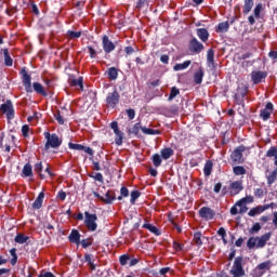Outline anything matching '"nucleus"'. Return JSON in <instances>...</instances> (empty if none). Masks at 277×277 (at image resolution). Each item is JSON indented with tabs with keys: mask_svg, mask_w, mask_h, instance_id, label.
<instances>
[{
	"mask_svg": "<svg viewBox=\"0 0 277 277\" xmlns=\"http://www.w3.org/2000/svg\"><path fill=\"white\" fill-rule=\"evenodd\" d=\"M94 242V238H85L81 240V246L82 248H90V246H92V243Z\"/></svg>",
	"mask_w": 277,
	"mask_h": 277,
	"instance_id": "51",
	"label": "nucleus"
},
{
	"mask_svg": "<svg viewBox=\"0 0 277 277\" xmlns=\"http://www.w3.org/2000/svg\"><path fill=\"white\" fill-rule=\"evenodd\" d=\"M183 248H184L183 243H180L176 240L173 241V249L175 252H181V250H183Z\"/></svg>",
	"mask_w": 277,
	"mask_h": 277,
	"instance_id": "58",
	"label": "nucleus"
},
{
	"mask_svg": "<svg viewBox=\"0 0 277 277\" xmlns=\"http://www.w3.org/2000/svg\"><path fill=\"white\" fill-rule=\"evenodd\" d=\"M264 211H266L265 206H256L248 212V215L249 217H255V215H261Z\"/></svg>",
	"mask_w": 277,
	"mask_h": 277,
	"instance_id": "20",
	"label": "nucleus"
},
{
	"mask_svg": "<svg viewBox=\"0 0 277 277\" xmlns=\"http://www.w3.org/2000/svg\"><path fill=\"white\" fill-rule=\"evenodd\" d=\"M161 156L159 154H154L151 156V161H153V164L155 166V168H159L162 163V160H161Z\"/></svg>",
	"mask_w": 277,
	"mask_h": 277,
	"instance_id": "46",
	"label": "nucleus"
},
{
	"mask_svg": "<svg viewBox=\"0 0 277 277\" xmlns=\"http://www.w3.org/2000/svg\"><path fill=\"white\" fill-rule=\"evenodd\" d=\"M194 241L195 245L198 246L200 248V246H202V233L201 232H196L194 234Z\"/></svg>",
	"mask_w": 277,
	"mask_h": 277,
	"instance_id": "47",
	"label": "nucleus"
},
{
	"mask_svg": "<svg viewBox=\"0 0 277 277\" xmlns=\"http://www.w3.org/2000/svg\"><path fill=\"white\" fill-rule=\"evenodd\" d=\"M129 261H131V255H129V253L119 256V263L122 266L129 265Z\"/></svg>",
	"mask_w": 277,
	"mask_h": 277,
	"instance_id": "48",
	"label": "nucleus"
},
{
	"mask_svg": "<svg viewBox=\"0 0 277 277\" xmlns=\"http://www.w3.org/2000/svg\"><path fill=\"white\" fill-rule=\"evenodd\" d=\"M141 131L144 133V135H161V131L146 127L141 128Z\"/></svg>",
	"mask_w": 277,
	"mask_h": 277,
	"instance_id": "34",
	"label": "nucleus"
},
{
	"mask_svg": "<svg viewBox=\"0 0 277 277\" xmlns=\"http://www.w3.org/2000/svg\"><path fill=\"white\" fill-rule=\"evenodd\" d=\"M276 179H277V168L275 170H273L271 172V174H268L266 176L268 187H272V185H274V183H276Z\"/></svg>",
	"mask_w": 277,
	"mask_h": 277,
	"instance_id": "32",
	"label": "nucleus"
},
{
	"mask_svg": "<svg viewBox=\"0 0 277 277\" xmlns=\"http://www.w3.org/2000/svg\"><path fill=\"white\" fill-rule=\"evenodd\" d=\"M68 240L70 241V243H77V246H79V243H81V234L79 233V230L72 229L68 236Z\"/></svg>",
	"mask_w": 277,
	"mask_h": 277,
	"instance_id": "15",
	"label": "nucleus"
},
{
	"mask_svg": "<svg viewBox=\"0 0 277 277\" xmlns=\"http://www.w3.org/2000/svg\"><path fill=\"white\" fill-rule=\"evenodd\" d=\"M272 114H274V104L272 102H267L265 107L260 110V118L267 122L269 118H272Z\"/></svg>",
	"mask_w": 277,
	"mask_h": 277,
	"instance_id": "8",
	"label": "nucleus"
},
{
	"mask_svg": "<svg viewBox=\"0 0 277 277\" xmlns=\"http://www.w3.org/2000/svg\"><path fill=\"white\" fill-rule=\"evenodd\" d=\"M212 170H213V162L208 160L203 167L205 176H211Z\"/></svg>",
	"mask_w": 277,
	"mask_h": 277,
	"instance_id": "40",
	"label": "nucleus"
},
{
	"mask_svg": "<svg viewBox=\"0 0 277 277\" xmlns=\"http://www.w3.org/2000/svg\"><path fill=\"white\" fill-rule=\"evenodd\" d=\"M230 29V24L228 22L219 23L215 28L216 34H226Z\"/></svg>",
	"mask_w": 277,
	"mask_h": 277,
	"instance_id": "23",
	"label": "nucleus"
},
{
	"mask_svg": "<svg viewBox=\"0 0 277 277\" xmlns=\"http://www.w3.org/2000/svg\"><path fill=\"white\" fill-rule=\"evenodd\" d=\"M263 11V4L262 3H258L254 8V16L255 18H261V12Z\"/></svg>",
	"mask_w": 277,
	"mask_h": 277,
	"instance_id": "52",
	"label": "nucleus"
},
{
	"mask_svg": "<svg viewBox=\"0 0 277 277\" xmlns=\"http://www.w3.org/2000/svg\"><path fill=\"white\" fill-rule=\"evenodd\" d=\"M130 196H131V198H130L131 205H135V200H137V198H140V196H142V193H140V190H132Z\"/></svg>",
	"mask_w": 277,
	"mask_h": 277,
	"instance_id": "49",
	"label": "nucleus"
},
{
	"mask_svg": "<svg viewBox=\"0 0 277 277\" xmlns=\"http://www.w3.org/2000/svg\"><path fill=\"white\" fill-rule=\"evenodd\" d=\"M243 192V183L241 181H236L230 184V195L237 196V194Z\"/></svg>",
	"mask_w": 277,
	"mask_h": 277,
	"instance_id": "14",
	"label": "nucleus"
},
{
	"mask_svg": "<svg viewBox=\"0 0 277 277\" xmlns=\"http://www.w3.org/2000/svg\"><path fill=\"white\" fill-rule=\"evenodd\" d=\"M254 196H255V198H263V196H265V193L263 192V188H256L254 190Z\"/></svg>",
	"mask_w": 277,
	"mask_h": 277,
	"instance_id": "60",
	"label": "nucleus"
},
{
	"mask_svg": "<svg viewBox=\"0 0 277 277\" xmlns=\"http://www.w3.org/2000/svg\"><path fill=\"white\" fill-rule=\"evenodd\" d=\"M110 129H113L114 133H118V131H120V129L118 128V121H113L110 123Z\"/></svg>",
	"mask_w": 277,
	"mask_h": 277,
	"instance_id": "63",
	"label": "nucleus"
},
{
	"mask_svg": "<svg viewBox=\"0 0 277 277\" xmlns=\"http://www.w3.org/2000/svg\"><path fill=\"white\" fill-rule=\"evenodd\" d=\"M102 45L105 53H111L113 51H116V44L109 40V37L107 35H104L102 37Z\"/></svg>",
	"mask_w": 277,
	"mask_h": 277,
	"instance_id": "11",
	"label": "nucleus"
},
{
	"mask_svg": "<svg viewBox=\"0 0 277 277\" xmlns=\"http://www.w3.org/2000/svg\"><path fill=\"white\" fill-rule=\"evenodd\" d=\"M243 153H246V147L243 145H240L236 147L232 154H230V159H232V164L233 166H241L246 160L243 159Z\"/></svg>",
	"mask_w": 277,
	"mask_h": 277,
	"instance_id": "3",
	"label": "nucleus"
},
{
	"mask_svg": "<svg viewBox=\"0 0 277 277\" xmlns=\"http://www.w3.org/2000/svg\"><path fill=\"white\" fill-rule=\"evenodd\" d=\"M29 176H34V169L31 168V163L27 162L22 170V177L27 179Z\"/></svg>",
	"mask_w": 277,
	"mask_h": 277,
	"instance_id": "21",
	"label": "nucleus"
},
{
	"mask_svg": "<svg viewBox=\"0 0 277 277\" xmlns=\"http://www.w3.org/2000/svg\"><path fill=\"white\" fill-rule=\"evenodd\" d=\"M179 94H181V90H179V88L176 87H172L168 101H174V98H176V96H179Z\"/></svg>",
	"mask_w": 277,
	"mask_h": 277,
	"instance_id": "45",
	"label": "nucleus"
},
{
	"mask_svg": "<svg viewBox=\"0 0 277 277\" xmlns=\"http://www.w3.org/2000/svg\"><path fill=\"white\" fill-rule=\"evenodd\" d=\"M120 196L117 198V200H122V198H129V188L127 186H122L120 188Z\"/></svg>",
	"mask_w": 277,
	"mask_h": 277,
	"instance_id": "50",
	"label": "nucleus"
},
{
	"mask_svg": "<svg viewBox=\"0 0 277 277\" xmlns=\"http://www.w3.org/2000/svg\"><path fill=\"white\" fill-rule=\"evenodd\" d=\"M118 103H120V93L115 89L113 92L107 94L106 105L107 107H110V109H115Z\"/></svg>",
	"mask_w": 277,
	"mask_h": 277,
	"instance_id": "5",
	"label": "nucleus"
},
{
	"mask_svg": "<svg viewBox=\"0 0 277 277\" xmlns=\"http://www.w3.org/2000/svg\"><path fill=\"white\" fill-rule=\"evenodd\" d=\"M267 77V72L265 71H252L251 72V80L254 83V85H258V83H261L263 79Z\"/></svg>",
	"mask_w": 277,
	"mask_h": 277,
	"instance_id": "13",
	"label": "nucleus"
},
{
	"mask_svg": "<svg viewBox=\"0 0 277 277\" xmlns=\"http://www.w3.org/2000/svg\"><path fill=\"white\" fill-rule=\"evenodd\" d=\"M69 85L71 88H79L80 90L83 91V77L77 78H70L69 79Z\"/></svg>",
	"mask_w": 277,
	"mask_h": 277,
	"instance_id": "18",
	"label": "nucleus"
},
{
	"mask_svg": "<svg viewBox=\"0 0 277 277\" xmlns=\"http://www.w3.org/2000/svg\"><path fill=\"white\" fill-rule=\"evenodd\" d=\"M252 202H254V197L247 196V197L240 199L239 201H237L236 207H243V205H250Z\"/></svg>",
	"mask_w": 277,
	"mask_h": 277,
	"instance_id": "35",
	"label": "nucleus"
},
{
	"mask_svg": "<svg viewBox=\"0 0 277 277\" xmlns=\"http://www.w3.org/2000/svg\"><path fill=\"white\" fill-rule=\"evenodd\" d=\"M107 77L110 81H116V79H118V68L110 67L108 69Z\"/></svg>",
	"mask_w": 277,
	"mask_h": 277,
	"instance_id": "36",
	"label": "nucleus"
},
{
	"mask_svg": "<svg viewBox=\"0 0 277 277\" xmlns=\"http://www.w3.org/2000/svg\"><path fill=\"white\" fill-rule=\"evenodd\" d=\"M203 78H205V70H202V68H199L194 74V82L196 83V85H200V83H202Z\"/></svg>",
	"mask_w": 277,
	"mask_h": 277,
	"instance_id": "25",
	"label": "nucleus"
},
{
	"mask_svg": "<svg viewBox=\"0 0 277 277\" xmlns=\"http://www.w3.org/2000/svg\"><path fill=\"white\" fill-rule=\"evenodd\" d=\"M43 135L47 140L44 144V150L47 153H49L51 148H60V146H62V140L57 134L55 133L51 134V132H44Z\"/></svg>",
	"mask_w": 277,
	"mask_h": 277,
	"instance_id": "1",
	"label": "nucleus"
},
{
	"mask_svg": "<svg viewBox=\"0 0 277 277\" xmlns=\"http://www.w3.org/2000/svg\"><path fill=\"white\" fill-rule=\"evenodd\" d=\"M265 157H268L269 159H272V157H274V166H276V168H277V147L276 146H272L266 151Z\"/></svg>",
	"mask_w": 277,
	"mask_h": 277,
	"instance_id": "26",
	"label": "nucleus"
},
{
	"mask_svg": "<svg viewBox=\"0 0 277 277\" xmlns=\"http://www.w3.org/2000/svg\"><path fill=\"white\" fill-rule=\"evenodd\" d=\"M114 200H116V192L107 190L105 197L102 199V202H104V205H114Z\"/></svg>",
	"mask_w": 277,
	"mask_h": 277,
	"instance_id": "16",
	"label": "nucleus"
},
{
	"mask_svg": "<svg viewBox=\"0 0 277 277\" xmlns=\"http://www.w3.org/2000/svg\"><path fill=\"white\" fill-rule=\"evenodd\" d=\"M38 277H56L53 273L51 272H41Z\"/></svg>",
	"mask_w": 277,
	"mask_h": 277,
	"instance_id": "64",
	"label": "nucleus"
},
{
	"mask_svg": "<svg viewBox=\"0 0 277 277\" xmlns=\"http://www.w3.org/2000/svg\"><path fill=\"white\" fill-rule=\"evenodd\" d=\"M54 118L58 124H64V117H62V113H60V110L54 114Z\"/></svg>",
	"mask_w": 277,
	"mask_h": 277,
	"instance_id": "57",
	"label": "nucleus"
},
{
	"mask_svg": "<svg viewBox=\"0 0 277 277\" xmlns=\"http://www.w3.org/2000/svg\"><path fill=\"white\" fill-rule=\"evenodd\" d=\"M242 6L243 14H250L252 12V8H254V0H245Z\"/></svg>",
	"mask_w": 277,
	"mask_h": 277,
	"instance_id": "27",
	"label": "nucleus"
},
{
	"mask_svg": "<svg viewBox=\"0 0 277 277\" xmlns=\"http://www.w3.org/2000/svg\"><path fill=\"white\" fill-rule=\"evenodd\" d=\"M0 110L6 115L8 120H14V105L12 101L8 100L6 103L1 104Z\"/></svg>",
	"mask_w": 277,
	"mask_h": 277,
	"instance_id": "7",
	"label": "nucleus"
},
{
	"mask_svg": "<svg viewBox=\"0 0 277 277\" xmlns=\"http://www.w3.org/2000/svg\"><path fill=\"white\" fill-rule=\"evenodd\" d=\"M22 135L23 137H29V127L27 124L22 127Z\"/></svg>",
	"mask_w": 277,
	"mask_h": 277,
	"instance_id": "59",
	"label": "nucleus"
},
{
	"mask_svg": "<svg viewBox=\"0 0 277 277\" xmlns=\"http://www.w3.org/2000/svg\"><path fill=\"white\" fill-rule=\"evenodd\" d=\"M199 217L206 220V222H209L210 220H213V217H215V210L209 207H202L199 210Z\"/></svg>",
	"mask_w": 277,
	"mask_h": 277,
	"instance_id": "9",
	"label": "nucleus"
},
{
	"mask_svg": "<svg viewBox=\"0 0 277 277\" xmlns=\"http://www.w3.org/2000/svg\"><path fill=\"white\" fill-rule=\"evenodd\" d=\"M68 146L71 150H83L82 144L69 143Z\"/></svg>",
	"mask_w": 277,
	"mask_h": 277,
	"instance_id": "55",
	"label": "nucleus"
},
{
	"mask_svg": "<svg viewBox=\"0 0 277 277\" xmlns=\"http://www.w3.org/2000/svg\"><path fill=\"white\" fill-rule=\"evenodd\" d=\"M235 176H243L248 171L242 166H236L233 168Z\"/></svg>",
	"mask_w": 277,
	"mask_h": 277,
	"instance_id": "41",
	"label": "nucleus"
},
{
	"mask_svg": "<svg viewBox=\"0 0 277 277\" xmlns=\"http://www.w3.org/2000/svg\"><path fill=\"white\" fill-rule=\"evenodd\" d=\"M272 239V233H266L258 239L256 248H265L267 241Z\"/></svg>",
	"mask_w": 277,
	"mask_h": 277,
	"instance_id": "17",
	"label": "nucleus"
},
{
	"mask_svg": "<svg viewBox=\"0 0 277 277\" xmlns=\"http://www.w3.org/2000/svg\"><path fill=\"white\" fill-rule=\"evenodd\" d=\"M19 75H22V83L29 94L34 92V88L31 87V76L27 74V69L24 67L21 69Z\"/></svg>",
	"mask_w": 277,
	"mask_h": 277,
	"instance_id": "6",
	"label": "nucleus"
},
{
	"mask_svg": "<svg viewBox=\"0 0 277 277\" xmlns=\"http://www.w3.org/2000/svg\"><path fill=\"white\" fill-rule=\"evenodd\" d=\"M2 52H3V55H4V65L5 66H13L14 60H12V56H10V50L3 49Z\"/></svg>",
	"mask_w": 277,
	"mask_h": 277,
	"instance_id": "33",
	"label": "nucleus"
},
{
	"mask_svg": "<svg viewBox=\"0 0 277 277\" xmlns=\"http://www.w3.org/2000/svg\"><path fill=\"white\" fill-rule=\"evenodd\" d=\"M94 181H98V183H103V173H95L94 175H90Z\"/></svg>",
	"mask_w": 277,
	"mask_h": 277,
	"instance_id": "61",
	"label": "nucleus"
},
{
	"mask_svg": "<svg viewBox=\"0 0 277 277\" xmlns=\"http://www.w3.org/2000/svg\"><path fill=\"white\" fill-rule=\"evenodd\" d=\"M143 228H146L147 230H149V233H153V235H156V237H159L161 235V230H159V228H157V226H155L150 223H145L143 225Z\"/></svg>",
	"mask_w": 277,
	"mask_h": 277,
	"instance_id": "28",
	"label": "nucleus"
},
{
	"mask_svg": "<svg viewBox=\"0 0 277 277\" xmlns=\"http://www.w3.org/2000/svg\"><path fill=\"white\" fill-rule=\"evenodd\" d=\"M207 62H208V64H211V66L215 65V52L213 51V49L208 50Z\"/></svg>",
	"mask_w": 277,
	"mask_h": 277,
	"instance_id": "37",
	"label": "nucleus"
},
{
	"mask_svg": "<svg viewBox=\"0 0 277 277\" xmlns=\"http://www.w3.org/2000/svg\"><path fill=\"white\" fill-rule=\"evenodd\" d=\"M247 248H249V250L256 248V238H249V240L247 241Z\"/></svg>",
	"mask_w": 277,
	"mask_h": 277,
	"instance_id": "53",
	"label": "nucleus"
},
{
	"mask_svg": "<svg viewBox=\"0 0 277 277\" xmlns=\"http://www.w3.org/2000/svg\"><path fill=\"white\" fill-rule=\"evenodd\" d=\"M142 129H143L142 123L137 122L131 129L128 130V134L135 135V137H137V135H140V131H142Z\"/></svg>",
	"mask_w": 277,
	"mask_h": 277,
	"instance_id": "30",
	"label": "nucleus"
},
{
	"mask_svg": "<svg viewBox=\"0 0 277 277\" xmlns=\"http://www.w3.org/2000/svg\"><path fill=\"white\" fill-rule=\"evenodd\" d=\"M248 96V87H238L234 98L237 105H243V100Z\"/></svg>",
	"mask_w": 277,
	"mask_h": 277,
	"instance_id": "10",
	"label": "nucleus"
},
{
	"mask_svg": "<svg viewBox=\"0 0 277 277\" xmlns=\"http://www.w3.org/2000/svg\"><path fill=\"white\" fill-rule=\"evenodd\" d=\"M83 32L81 31H75V30H67V38H69V40H77V38H81V35Z\"/></svg>",
	"mask_w": 277,
	"mask_h": 277,
	"instance_id": "43",
	"label": "nucleus"
},
{
	"mask_svg": "<svg viewBox=\"0 0 277 277\" xmlns=\"http://www.w3.org/2000/svg\"><path fill=\"white\" fill-rule=\"evenodd\" d=\"M124 140V133L122 131L115 132V144L117 146H122V142Z\"/></svg>",
	"mask_w": 277,
	"mask_h": 277,
	"instance_id": "38",
	"label": "nucleus"
},
{
	"mask_svg": "<svg viewBox=\"0 0 277 277\" xmlns=\"http://www.w3.org/2000/svg\"><path fill=\"white\" fill-rule=\"evenodd\" d=\"M160 155L162 159L168 160L170 159V157L174 156V149H172L171 147H166L160 150Z\"/></svg>",
	"mask_w": 277,
	"mask_h": 277,
	"instance_id": "29",
	"label": "nucleus"
},
{
	"mask_svg": "<svg viewBox=\"0 0 277 277\" xmlns=\"http://www.w3.org/2000/svg\"><path fill=\"white\" fill-rule=\"evenodd\" d=\"M87 49L89 51L91 60H96V55L98 52H96V50H94L92 45H88Z\"/></svg>",
	"mask_w": 277,
	"mask_h": 277,
	"instance_id": "54",
	"label": "nucleus"
},
{
	"mask_svg": "<svg viewBox=\"0 0 277 277\" xmlns=\"http://www.w3.org/2000/svg\"><path fill=\"white\" fill-rule=\"evenodd\" d=\"M258 269H260V272H265V269H272V261H265L262 262L258 265L256 267Z\"/></svg>",
	"mask_w": 277,
	"mask_h": 277,
	"instance_id": "44",
	"label": "nucleus"
},
{
	"mask_svg": "<svg viewBox=\"0 0 277 277\" xmlns=\"http://www.w3.org/2000/svg\"><path fill=\"white\" fill-rule=\"evenodd\" d=\"M192 66V61H185L184 63H177L173 66V70H186V68H189Z\"/></svg>",
	"mask_w": 277,
	"mask_h": 277,
	"instance_id": "31",
	"label": "nucleus"
},
{
	"mask_svg": "<svg viewBox=\"0 0 277 277\" xmlns=\"http://www.w3.org/2000/svg\"><path fill=\"white\" fill-rule=\"evenodd\" d=\"M233 277H243L246 276V271L243 269V256H237L234 261L233 267L229 271Z\"/></svg>",
	"mask_w": 277,
	"mask_h": 277,
	"instance_id": "2",
	"label": "nucleus"
},
{
	"mask_svg": "<svg viewBox=\"0 0 277 277\" xmlns=\"http://www.w3.org/2000/svg\"><path fill=\"white\" fill-rule=\"evenodd\" d=\"M261 230V223H255L250 229V235H254V233H259Z\"/></svg>",
	"mask_w": 277,
	"mask_h": 277,
	"instance_id": "56",
	"label": "nucleus"
},
{
	"mask_svg": "<svg viewBox=\"0 0 277 277\" xmlns=\"http://www.w3.org/2000/svg\"><path fill=\"white\" fill-rule=\"evenodd\" d=\"M197 36L201 42H207L209 40V30L207 28L197 29Z\"/></svg>",
	"mask_w": 277,
	"mask_h": 277,
	"instance_id": "24",
	"label": "nucleus"
},
{
	"mask_svg": "<svg viewBox=\"0 0 277 277\" xmlns=\"http://www.w3.org/2000/svg\"><path fill=\"white\" fill-rule=\"evenodd\" d=\"M97 220L98 216L96 214H92L89 211L84 212V225L90 233H94L98 228Z\"/></svg>",
	"mask_w": 277,
	"mask_h": 277,
	"instance_id": "4",
	"label": "nucleus"
},
{
	"mask_svg": "<svg viewBox=\"0 0 277 277\" xmlns=\"http://www.w3.org/2000/svg\"><path fill=\"white\" fill-rule=\"evenodd\" d=\"M43 169H44V167L42 166V161H39V162L35 163V172L37 174H39L41 180L47 179V176H44V174H42Z\"/></svg>",
	"mask_w": 277,
	"mask_h": 277,
	"instance_id": "39",
	"label": "nucleus"
},
{
	"mask_svg": "<svg viewBox=\"0 0 277 277\" xmlns=\"http://www.w3.org/2000/svg\"><path fill=\"white\" fill-rule=\"evenodd\" d=\"M44 202V192L39 193L38 197L32 203V209H42V203Z\"/></svg>",
	"mask_w": 277,
	"mask_h": 277,
	"instance_id": "19",
	"label": "nucleus"
},
{
	"mask_svg": "<svg viewBox=\"0 0 277 277\" xmlns=\"http://www.w3.org/2000/svg\"><path fill=\"white\" fill-rule=\"evenodd\" d=\"M127 115L129 117V120H133L135 118V109L133 108L127 109Z\"/></svg>",
	"mask_w": 277,
	"mask_h": 277,
	"instance_id": "62",
	"label": "nucleus"
},
{
	"mask_svg": "<svg viewBox=\"0 0 277 277\" xmlns=\"http://www.w3.org/2000/svg\"><path fill=\"white\" fill-rule=\"evenodd\" d=\"M32 88L37 94H40L41 96H49V93H47V90H44V87H42L40 82H34Z\"/></svg>",
	"mask_w": 277,
	"mask_h": 277,
	"instance_id": "22",
	"label": "nucleus"
},
{
	"mask_svg": "<svg viewBox=\"0 0 277 277\" xmlns=\"http://www.w3.org/2000/svg\"><path fill=\"white\" fill-rule=\"evenodd\" d=\"M15 243H27L29 241V237L24 234H17L14 238Z\"/></svg>",
	"mask_w": 277,
	"mask_h": 277,
	"instance_id": "42",
	"label": "nucleus"
},
{
	"mask_svg": "<svg viewBox=\"0 0 277 277\" xmlns=\"http://www.w3.org/2000/svg\"><path fill=\"white\" fill-rule=\"evenodd\" d=\"M188 49L190 53H200L201 51H205V45L198 41V39L193 38L189 42Z\"/></svg>",
	"mask_w": 277,
	"mask_h": 277,
	"instance_id": "12",
	"label": "nucleus"
}]
</instances>
